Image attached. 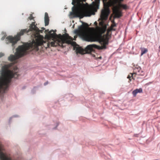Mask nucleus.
Returning <instances> with one entry per match:
<instances>
[{
	"label": "nucleus",
	"mask_w": 160,
	"mask_h": 160,
	"mask_svg": "<svg viewBox=\"0 0 160 160\" xmlns=\"http://www.w3.org/2000/svg\"><path fill=\"white\" fill-rule=\"evenodd\" d=\"M139 70H141V68L138 66H137L135 67V68L133 69V73L134 74H136V72H138Z\"/></svg>",
	"instance_id": "obj_16"
},
{
	"label": "nucleus",
	"mask_w": 160,
	"mask_h": 160,
	"mask_svg": "<svg viewBox=\"0 0 160 160\" xmlns=\"http://www.w3.org/2000/svg\"><path fill=\"white\" fill-rule=\"evenodd\" d=\"M29 31H34L38 34L40 32L42 33V31L39 30V28L35 25V22H33L30 26V28L27 30V29L22 30L17 35L14 37L9 36L6 38V42L7 44L11 43L12 46L14 47V45L17 43L20 38V37L25 33H28Z\"/></svg>",
	"instance_id": "obj_5"
},
{
	"label": "nucleus",
	"mask_w": 160,
	"mask_h": 160,
	"mask_svg": "<svg viewBox=\"0 0 160 160\" xmlns=\"http://www.w3.org/2000/svg\"><path fill=\"white\" fill-rule=\"evenodd\" d=\"M28 18L29 20H31L34 18L33 17L32 14H30V16Z\"/></svg>",
	"instance_id": "obj_20"
},
{
	"label": "nucleus",
	"mask_w": 160,
	"mask_h": 160,
	"mask_svg": "<svg viewBox=\"0 0 160 160\" xmlns=\"http://www.w3.org/2000/svg\"><path fill=\"white\" fill-rule=\"evenodd\" d=\"M159 49H160L159 51L160 52V46H159Z\"/></svg>",
	"instance_id": "obj_28"
},
{
	"label": "nucleus",
	"mask_w": 160,
	"mask_h": 160,
	"mask_svg": "<svg viewBox=\"0 0 160 160\" xmlns=\"http://www.w3.org/2000/svg\"><path fill=\"white\" fill-rule=\"evenodd\" d=\"M94 24L96 25V26H97V22H95L94 23Z\"/></svg>",
	"instance_id": "obj_23"
},
{
	"label": "nucleus",
	"mask_w": 160,
	"mask_h": 160,
	"mask_svg": "<svg viewBox=\"0 0 160 160\" xmlns=\"http://www.w3.org/2000/svg\"><path fill=\"white\" fill-rule=\"evenodd\" d=\"M86 0H72V4L74 5L72 8V12L71 15L75 17L90 16V12L85 6L83 2Z\"/></svg>",
	"instance_id": "obj_4"
},
{
	"label": "nucleus",
	"mask_w": 160,
	"mask_h": 160,
	"mask_svg": "<svg viewBox=\"0 0 160 160\" xmlns=\"http://www.w3.org/2000/svg\"><path fill=\"white\" fill-rule=\"evenodd\" d=\"M48 82H46L44 83V85H46L48 84Z\"/></svg>",
	"instance_id": "obj_26"
},
{
	"label": "nucleus",
	"mask_w": 160,
	"mask_h": 160,
	"mask_svg": "<svg viewBox=\"0 0 160 160\" xmlns=\"http://www.w3.org/2000/svg\"><path fill=\"white\" fill-rule=\"evenodd\" d=\"M124 0H112L110 3V6H112L117 4H121V2Z\"/></svg>",
	"instance_id": "obj_11"
},
{
	"label": "nucleus",
	"mask_w": 160,
	"mask_h": 160,
	"mask_svg": "<svg viewBox=\"0 0 160 160\" xmlns=\"http://www.w3.org/2000/svg\"><path fill=\"white\" fill-rule=\"evenodd\" d=\"M140 49L141 50V56H142L143 54L146 53L148 51L147 48H141Z\"/></svg>",
	"instance_id": "obj_15"
},
{
	"label": "nucleus",
	"mask_w": 160,
	"mask_h": 160,
	"mask_svg": "<svg viewBox=\"0 0 160 160\" xmlns=\"http://www.w3.org/2000/svg\"><path fill=\"white\" fill-rule=\"evenodd\" d=\"M74 33L77 35L81 36L86 41H95L99 39L98 36L96 35L95 33L87 30L83 25L81 26L78 30H75Z\"/></svg>",
	"instance_id": "obj_6"
},
{
	"label": "nucleus",
	"mask_w": 160,
	"mask_h": 160,
	"mask_svg": "<svg viewBox=\"0 0 160 160\" xmlns=\"http://www.w3.org/2000/svg\"><path fill=\"white\" fill-rule=\"evenodd\" d=\"M134 74V73L133 72V73H130L129 75H128V77H127V78L128 79H129V80H130V81H131V77L133 79V78H134V76H133V75Z\"/></svg>",
	"instance_id": "obj_18"
},
{
	"label": "nucleus",
	"mask_w": 160,
	"mask_h": 160,
	"mask_svg": "<svg viewBox=\"0 0 160 160\" xmlns=\"http://www.w3.org/2000/svg\"><path fill=\"white\" fill-rule=\"evenodd\" d=\"M58 39L56 41H57ZM50 43L48 39L44 38L42 36L39 35L36 37L35 40H33L31 43H28L25 45L19 46L16 49L15 55H11L8 57V59L11 61H13L24 56L26 53L27 50L31 49H37L38 46H43L46 48L49 47ZM52 47H53L52 46Z\"/></svg>",
	"instance_id": "obj_1"
},
{
	"label": "nucleus",
	"mask_w": 160,
	"mask_h": 160,
	"mask_svg": "<svg viewBox=\"0 0 160 160\" xmlns=\"http://www.w3.org/2000/svg\"><path fill=\"white\" fill-rule=\"evenodd\" d=\"M103 3H104L105 2H106L107 0H102Z\"/></svg>",
	"instance_id": "obj_24"
},
{
	"label": "nucleus",
	"mask_w": 160,
	"mask_h": 160,
	"mask_svg": "<svg viewBox=\"0 0 160 160\" xmlns=\"http://www.w3.org/2000/svg\"><path fill=\"white\" fill-rule=\"evenodd\" d=\"M49 19L48 16V14L47 12H45V14L44 22L45 26H46L48 25L49 23Z\"/></svg>",
	"instance_id": "obj_12"
},
{
	"label": "nucleus",
	"mask_w": 160,
	"mask_h": 160,
	"mask_svg": "<svg viewBox=\"0 0 160 160\" xmlns=\"http://www.w3.org/2000/svg\"><path fill=\"white\" fill-rule=\"evenodd\" d=\"M12 63L2 67L0 76V97L7 90L12 78H17L18 76V69L17 67H12Z\"/></svg>",
	"instance_id": "obj_2"
},
{
	"label": "nucleus",
	"mask_w": 160,
	"mask_h": 160,
	"mask_svg": "<svg viewBox=\"0 0 160 160\" xmlns=\"http://www.w3.org/2000/svg\"><path fill=\"white\" fill-rule=\"evenodd\" d=\"M4 39V37H2V38L1 40H3Z\"/></svg>",
	"instance_id": "obj_25"
},
{
	"label": "nucleus",
	"mask_w": 160,
	"mask_h": 160,
	"mask_svg": "<svg viewBox=\"0 0 160 160\" xmlns=\"http://www.w3.org/2000/svg\"><path fill=\"white\" fill-rule=\"evenodd\" d=\"M113 7V12L116 18H119L122 16V13L121 9L127 10L128 8L126 4H120L112 6Z\"/></svg>",
	"instance_id": "obj_8"
},
{
	"label": "nucleus",
	"mask_w": 160,
	"mask_h": 160,
	"mask_svg": "<svg viewBox=\"0 0 160 160\" xmlns=\"http://www.w3.org/2000/svg\"><path fill=\"white\" fill-rule=\"evenodd\" d=\"M116 26V24L114 22H113L111 26V30L115 31V29L113 28V27Z\"/></svg>",
	"instance_id": "obj_19"
},
{
	"label": "nucleus",
	"mask_w": 160,
	"mask_h": 160,
	"mask_svg": "<svg viewBox=\"0 0 160 160\" xmlns=\"http://www.w3.org/2000/svg\"><path fill=\"white\" fill-rule=\"evenodd\" d=\"M135 75L143 76L144 75V73L141 68V70H139V71H138V72H136V74Z\"/></svg>",
	"instance_id": "obj_17"
},
{
	"label": "nucleus",
	"mask_w": 160,
	"mask_h": 160,
	"mask_svg": "<svg viewBox=\"0 0 160 160\" xmlns=\"http://www.w3.org/2000/svg\"><path fill=\"white\" fill-rule=\"evenodd\" d=\"M4 55V54L2 52L0 53V58L2 57Z\"/></svg>",
	"instance_id": "obj_21"
},
{
	"label": "nucleus",
	"mask_w": 160,
	"mask_h": 160,
	"mask_svg": "<svg viewBox=\"0 0 160 160\" xmlns=\"http://www.w3.org/2000/svg\"><path fill=\"white\" fill-rule=\"evenodd\" d=\"M48 38H54L56 35V34L54 32L53 30L50 31L49 32Z\"/></svg>",
	"instance_id": "obj_14"
},
{
	"label": "nucleus",
	"mask_w": 160,
	"mask_h": 160,
	"mask_svg": "<svg viewBox=\"0 0 160 160\" xmlns=\"http://www.w3.org/2000/svg\"><path fill=\"white\" fill-rule=\"evenodd\" d=\"M0 160H14L8 156L4 152V149L1 142H0Z\"/></svg>",
	"instance_id": "obj_9"
},
{
	"label": "nucleus",
	"mask_w": 160,
	"mask_h": 160,
	"mask_svg": "<svg viewBox=\"0 0 160 160\" xmlns=\"http://www.w3.org/2000/svg\"><path fill=\"white\" fill-rule=\"evenodd\" d=\"M109 9L108 7L105 8L104 9L102 10L101 12V17L103 19L106 20L107 18L109 13Z\"/></svg>",
	"instance_id": "obj_10"
},
{
	"label": "nucleus",
	"mask_w": 160,
	"mask_h": 160,
	"mask_svg": "<svg viewBox=\"0 0 160 160\" xmlns=\"http://www.w3.org/2000/svg\"><path fill=\"white\" fill-rule=\"evenodd\" d=\"M72 38L68 34L66 33L63 35L62 37L58 39L57 41H53L51 43V46H60L64 48L66 46L67 44H71L72 46H75L76 42L73 41Z\"/></svg>",
	"instance_id": "obj_7"
},
{
	"label": "nucleus",
	"mask_w": 160,
	"mask_h": 160,
	"mask_svg": "<svg viewBox=\"0 0 160 160\" xmlns=\"http://www.w3.org/2000/svg\"><path fill=\"white\" fill-rule=\"evenodd\" d=\"M42 29H43V30H44L45 29V28H42Z\"/></svg>",
	"instance_id": "obj_27"
},
{
	"label": "nucleus",
	"mask_w": 160,
	"mask_h": 160,
	"mask_svg": "<svg viewBox=\"0 0 160 160\" xmlns=\"http://www.w3.org/2000/svg\"><path fill=\"white\" fill-rule=\"evenodd\" d=\"M95 34L98 36L99 39H98L97 41L90 42H98L102 45L101 46H100L95 44H90L88 45L84 50L81 48H77L76 49L77 52L82 54L83 53V52L84 51L86 53H89L94 52V49H106V45L108 43L109 39L108 36V33H107V36L104 35L103 36L96 33H95Z\"/></svg>",
	"instance_id": "obj_3"
},
{
	"label": "nucleus",
	"mask_w": 160,
	"mask_h": 160,
	"mask_svg": "<svg viewBox=\"0 0 160 160\" xmlns=\"http://www.w3.org/2000/svg\"><path fill=\"white\" fill-rule=\"evenodd\" d=\"M142 92V90L141 88L139 89H136L134 90L132 92V94L134 97H136L137 94L138 93Z\"/></svg>",
	"instance_id": "obj_13"
},
{
	"label": "nucleus",
	"mask_w": 160,
	"mask_h": 160,
	"mask_svg": "<svg viewBox=\"0 0 160 160\" xmlns=\"http://www.w3.org/2000/svg\"><path fill=\"white\" fill-rule=\"evenodd\" d=\"M77 36H74V38L73 40H76V39L77 38Z\"/></svg>",
	"instance_id": "obj_22"
},
{
	"label": "nucleus",
	"mask_w": 160,
	"mask_h": 160,
	"mask_svg": "<svg viewBox=\"0 0 160 160\" xmlns=\"http://www.w3.org/2000/svg\"><path fill=\"white\" fill-rule=\"evenodd\" d=\"M85 24L86 25V26H88V24H87V23H85Z\"/></svg>",
	"instance_id": "obj_29"
}]
</instances>
